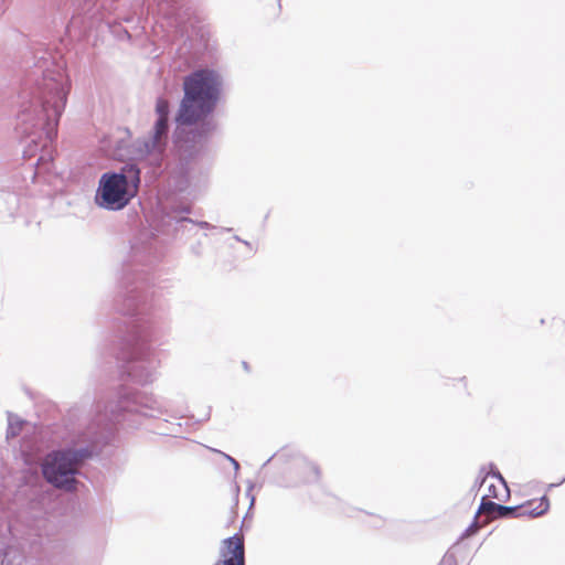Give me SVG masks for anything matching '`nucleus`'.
Wrapping results in <instances>:
<instances>
[{
	"instance_id": "nucleus-19",
	"label": "nucleus",
	"mask_w": 565,
	"mask_h": 565,
	"mask_svg": "<svg viewBox=\"0 0 565 565\" xmlns=\"http://www.w3.org/2000/svg\"><path fill=\"white\" fill-rule=\"evenodd\" d=\"M489 493L491 497L495 498V499H500V495L499 493L497 492V489H495V486L494 484H490L489 486Z\"/></svg>"
},
{
	"instance_id": "nucleus-14",
	"label": "nucleus",
	"mask_w": 565,
	"mask_h": 565,
	"mask_svg": "<svg viewBox=\"0 0 565 565\" xmlns=\"http://www.w3.org/2000/svg\"><path fill=\"white\" fill-rule=\"evenodd\" d=\"M489 466H490V468H491V471H490V472H488V473H489L491 477H493V478L498 479V480L502 483V486L505 488V491H508L509 489H508L507 481L504 480V478L502 477V475L500 473V471H498V470L495 469V466H494L493 463H490Z\"/></svg>"
},
{
	"instance_id": "nucleus-18",
	"label": "nucleus",
	"mask_w": 565,
	"mask_h": 565,
	"mask_svg": "<svg viewBox=\"0 0 565 565\" xmlns=\"http://www.w3.org/2000/svg\"><path fill=\"white\" fill-rule=\"evenodd\" d=\"M191 252L195 255V256H201V243H198L196 245H192L191 246Z\"/></svg>"
},
{
	"instance_id": "nucleus-12",
	"label": "nucleus",
	"mask_w": 565,
	"mask_h": 565,
	"mask_svg": "<svg viewBox=\"0 0 565 565\" xmlns=\"http://www.w3.org/2000/svg\"><path fill=\"white\" fill-rule=\"evenodd\" d=\"M24 424L25 420L13 415L12 413H8L7 439L17 437L20 434L22 426Z\"/></svg>"
},
{
	"instance_id": "nucleus-25",
	"label": "nucleus",
	"mask_w": 565,
	"mask_h": 565,
	"mask_svg": "<svg viewBox=\"0 0 565 565\" xmlns=\"http://www.w3.org/2000/svg\"><path fill=\"white\" fill-rule=\"evenodd\" d=\"M563 482H565V478L561 482H558V483H552L550 487H556V486L562 484Z\"/></svg>"
},
{
	"instance_id": "nucleus-3",
	"label": "nucleus",
	"mask_w": 565,
	"mask_h": 565,
	"mask_svg": "<svg viewBox=\"0 0 565 565\" xmlns=\"http://www.w3.org/2000/svg\"><path fill=\"white\" fill-rule=\"evenodd\" d=\"M168 411V401L122 387L117 401L105 406L96 405V414L92 420L73 433L68 444L61 449L49 452L42 465L43 478L56 489L73 492L77 488V475L83 466L97 457L110 441L117 424L132 415L157 417Z\"/></svg>"
},
{
	"instance_id": "nucleus-20",
	"label": "nucleus",
	"mask_w": 565,
	"mask_h": 565,
	"mask_svg": "<svg viewBox=\"0 0 565 565\" xmlns=\"http://www.w3.org/2000/svg\"><path fill=\"white\" fill-rule=\"evenodd\" d=\"M473 526H475V523H472L468 529H466V531L463 532L461 537L468 536L470 534V532H473L472 531Z\"/></svg>"
},
{
	"instance_id": "nucleus-10",
	"label": "nucleus",
	"mask_w": 565,
	"mask_h": 565,
	"mask_svg": "<svg viewBox=\"0 0 565 565\" xmlns=\"http://www.w3.org/2000/svg\"><path fill=\"white\" fill-rule=\"evenodd\" d=\"M523 505L508 507L497 503L488 499V495L481 498L478 513H486L491 518L498 519H513L519 518V510Z\"/></svg>"
},
{
	"instance_id": "nucleus-15",
	"label": "nucleus",
	"mask_w": 565,
	"mask_h": 565,
	"mask_svg": "<svg viewBox=\"0 0 565 565\" xmlns=\"http://www.w3.org/2000/svg\"><path fill=\"white\" fill-rule=\"evenodd\" d=\"M488 476L489 473L486 471V467H481L476 483H478L479 487H481L484 483Z\"/></svg>"
},
{
	"instance_id": "nucleus-11",
	"label": "nucleus",
	"mask_w": 565,
	"mask_h": 565,
	"mask_svg": "<svg viewBox=\"0 0 565 565\" xmlns=\"http://www.w3.org/2000/svg\"><path fill=\"white\" fill-rule=\"evenodd\" d=\"M533 501H527L522 504L523 508L519 510V516L537 518L545 514L550 509V500L546 495L541 497L539 504L535 508L529 509Z\"/></svg>"
},
{
	"instance_id": "nucleus-21",
	"label": "nucleus",
	"mask_w": 565,
	"mask_h": 565,
	"mask_svg": "<svg viewBox=\"0 0 565 565\" xmlns=\"http://www.w3.org/2000/svg\"><path fill=\"white\" fill-rule=\"evenodd\" d=\"M242 244H244L246 247L252 249V244L248 241H242Z\"/></svg>"
},
{
	"instance_id": "nucleus-6",
	"label": "nucleus",
	"mask_w": 565,
	"mask_h": 565,
	"mask_svg": "<svg viewBox=\"0 0 565 565\" xmlns=\"http://www.w3.org/2000/svg\"><path fill=\"white\" fill-rule=\"evenodd\" d=\"M157 119L148 136L137 138L132 142L135 156L146 161L153 168V171H162L167 160V147L170 134V103L159 97L156 102Z\"/></svg>"
},
{
	"instance_id": "nucleus-9",
	"label": "nucleus",
	"mask_w": 565,
	"mask_h": 565,
	"mask_svg": "<svg viewBox=\"0 0 565 565\" xmlns=\"http://www.w3.org/2000/svg\"><path fill=\"white\" fill-rule=\"evenodd\" d=\"M220 555L222 558L214 565H245L244 537L234 534L223 540Z\"/></svg>"
},
{
	"instance_id": "nucleus-27",
	"label": "nucleus",
	"mask_w": 565,
	"mask_h": 565,
	"mask_svg": "<svg viewBox=\"0 0 565 565\" xmlns=\"http://www.w3.org/2000/svg\"><path fill=\"white\" fill-rule=\"evenodd\" d=\"M243 366H244V369H246V370L248 369V364H247L246 362H243Z\"/></svg>"
},
{
	"instance_id": "nucleus-23",
	"label": "nucleus",
	"mask_w": 565,
	"mask_h": 565,
	"mask_svg": "<svg viewBox=\"0 0 565 565\" xmlns=\"http://www.w3.org/2000/svg\"><path fill=\"white\" fill-rule=\"evenodd\" d=\"M178 431L175 429H171L169 431H164L163 434L164 435H173V434H177Z\"/></svg>"
},
{
	"instance_id": "nucleus-16",
	"label": "nucleus",
	"mask_w": 565,
	"mask_h": 565,
	"mask_svg": "<svg viewBox=\"0 0 565 565\" xmlns=\"http://www.w3.org/2000/svg\"><path fill=\"white\" fill-rule=\"evenodd\" d=\"M220 454H222L230 462L231 465H233L235 471H237L239 469V463L236 459H234L233 457H231L230 455H226L222 451H218Z\"/></svg>"
},
{
	"instance_id": "nucleus-26",
	"label": "nucleus",
	"mask_w": 565,
	"mask_h": 565,
	"mask_svg": "<svg viewBox=\"0 0 565 565\" xmlns=\"http://www.w3.org/2000/svg\"><path fill=\"white\" fill-rule=\"evenodd\" d=\"M222 231H223V232H231V231H232V228H230V227H224V228H222Z\"/></svg>"
},
{
	"instance_id": "nucleus-1",
	"label": "nucleus",
	"mask_w": 565,
	"mask_h": 565,
	"mask_svg": "<svg viewBox=\"0 0 565 565\" xmlns=\"http://www.w3.org/2000/svg\"><path fill=\"white\" fill-rule=\"evenodd\" d=\"M32 58L18 95L14 129L23 147V159H36L23 168L21 184L1 186V220L15 215L21 195L26 193L30 183L45 180L44 173L50 171L54 158L52 143L57 136V125L71 87L65 64L57 53L45 50Z\"/></svg>"
},
{
	"instance_id": "nucleus-13",
	"label": "nucleus",
	"mask_w": 565,
	"mask_h": 565,
	"mask_svg": "<svg viewBox=\"0 0 565 565\" xmlns=\"http://www.w3.org/2000/svg\"><path fill=\"white\" fill-rule=\"evenodd\" d=\"M457 543L454 544L443 556L437 565H457V555L455 552Z\"/></svg>"
},
{
	"instance_id": "nucleus-2",
	"label": "nucleus",
	"mask_w": 565,
	"mask_h": 565,
	"mask_svg": "<svg viewBox=\"0 0 565 565\" xmlns=\"http://www.w3.org/2000/svg\"><path fill=\"white\" fill-rule=\"evenodd\" d=\"M161 256V244L153 233L145 231L136 235L122 263L115 300L116 310L127 320L120 345L113 354L122 363L121 374L141 385L154 381L160 365L151 345L154 331L150 320L153 308L150 268Z\"/></svg>"
},
{
	"instance_id": "nucleus-7",
	"label": "nucleus",
	"mask_w": 565,
	"mask_h": 565,
	"mask_svg": "<svg viewBox=\"0 0 565 565\" xmlns=\"http://www.w3.org/2000/svg\"><path fill=\"white\" fill-rule=\"evenodd\" d=\"M190 212L189 205H164L156 217L153 228L160 234L186 241L198 233L195 221L184 216Z\"/></svg>"
},
{
	"instance_id": "nucleus-8",
	"label": "nucleus",
	"mask_w": 565,
	"mask_h": 565,
	"mask_svg": "<svg viewBox=\"0 0 565 565\" xmlns=\"http://www.w3.org/2000/svg\"><path fill=\"white\" fill-rule=\"evenodd\" d=\"M271 460H275L276 463H291L296 469L302 472L301 481L305 483H315L320 479L319 467L298 452L281 449L280 451L269 457L263 463L260 469H264Z\"/></svg>"
},
{
	"instance_id": "nucleus-5",
	"label": "nucleus",
	"mask_w": 565,
	"mask_h": 565,
	"mask_svg": "<svg viewBox=\"0 0 565 565\" xmlns=\"http://www.w3.org/2000/svg\"><path fill=\"white\" fill-rule=\"evenodd\" d=\"M141 171L136 162H127L118 171L100 175L95 193V204L106 211H121L138 194Z\"/></svg>"
},
{
	"instance_id": "nucleus-17",
	"label": "nucleus",
	"mask_w": 565,
	"mask_h": 565,
	"mask_svg": "<svg viewBox=\"0 0 565 565\" xmlns=\"http://www.w3.org/2000/svg\"><path fill=\"white\" fill-rule=\"evenodd\" d=\"M195 224H196V228L200 227L203 230H211V228L215 227L214 225H212L211 223H209L206 221H198V222H195Z\"/></svg>"
},
{
	"instance_id": "nucleus-24",
	"label": "nucleus",
	"mask_w": 565,
	"mask_h": 565,
	"mask_svg": "<svg viewBox=\"0 0 565 565\" xmlns=\"http://www.w3.org/2000/svg\"><path fill=\"white\" fill-rule=\"evenodd\" d=\"M234 239L242 243V241H244L243 238H241L238 235H234Z\"/></svg>"
},
{
	"instance_id": "nucleus-4",
	"label": "nucleus",
	"mask_w": 565,
	"mask_h": 565,
	"mask_svg": "<svg viewBox=\"0 0 565 565\" xmlns=\"http://www.w3.org/2000/svg\"><path fill=\"white\" fill-rule=\"evenodd\" d=\"M223 77L212 68H198L183 79V97L175 114L173 153L177 169L190 184L202 153V141L217 128L211 117L222 93Z\"/></svg>"
},
{
	"instance_id": "nucleus-22",
	"label": "nucleus",
	"mask_w": 565,
	"mask_h": 565,
	"mask_svg": "<svg viewBox=\"0 0 565 565\" xmlns=\"http://www.w3.org/2000/svg\"><path fill=\"white\" fill-rule=\"evenodd\" d=\"M242 244H244L246 247L252 249V244L248 241H242Z\"/></svg>"
}]
</instances>
